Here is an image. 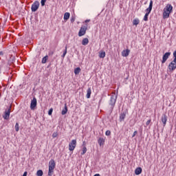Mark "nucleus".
Returning a JSON list of instances; mask_svg holds the SVG:
<instances>
[{"instance_id":"obj_1","label":"nucleus","mask_w":176,"mask_h":176,"mask_svg":"<svg viewBox=\"0 0 176 176\" xmlns=\"http://www.w3.org/2000/svg\"><path fill=\"white\" fill-rule=\"evenodd\" d=\"M173 60H172L168 66L170 72H173L176 69V50L173 52Z\"/></svg>"},{"instance_id":"obj_2","label":"nucleus","mask_w":176,"mask_h":176,"mask_svg":"<svg viewBox=\"0 0 176 176\" xmlns=\"http://www.w3.org/2000/svg\"><path fill=\"white\" fill-rule=\"evenodd\" d=\"M170 13H173V6H171V4H167L164 9V17H165V19H168Z\"/></svg>"},{"instance_id":"obj_3","label":"nucleus","mask_w":176,"mask_h":176,"mask_svg":"<svg viewBox=\"0 0 176 176\" xmlns=\"http://www.w3.org/2000/svg\"><path fill=\"white\" fill-rule=\"evenodd\" d=\"M118 99V96L116 95H112L110 98V100L109 104L110 105V112L112 113L113 111V108H115V104H116V100Z\"/></svg>"},{"instance_id":"obj_4","label":"nucleus","mask_w":176,"mask_h":176,"mask_svg":"<svg viewBox=\"0 0 176 176\" xmlns=\"http://www.w3.org/2000/svg\"><path fill=\"white\" fill-rule=\"evenodd\" d=\"M54 168H56V162H54V160H51L49 162L48 176L52 175V173H53Z\"/></svg>"},{"instance_id":"obj_5","label":"nucleus","mask_w":176,"mask_h":176,"mask_svg":"<svg viewBox=\"0 0 176 176\" xmlns=\"http://www.w3.org/2000/svg\"><path fill=\"white\" fill-rule=\"evenodd\" d=\"M40 5H41V3H39V1H35L31 7L32 12H36V10H38V9H39Z\"/></svg>"},{"instance_id":"obj_6","label":"nucleus","mask_w":176,"mask_h":176,"mask_svg":"<svg viewBox=\"0 0 176 176\" xmlns=\"http://www.w3.org/2000/svg\"><path fill=\"white\" fill-rule=\"evenodd\" d=\"M11 107H9L8 109H6L4 113L3 114V118L5 120H9V118L10 117V111Z\"/></svg>"},{"instance_id":"obj_7","label":"nucleus","mask_w":176,"mask_h":176,"mask_svg":"<svg viewBox=\"0 0 176 176\" xmlns=\"http://www.w3.org/2000/svg\"><path fill=\"white\" fill-rule=\"evenodd\" d=\"M76 148V140H73L69 144V151H72Z\"/></svg>"},{"instance_id":"obj_8","label":"nucleus","mask_w":176,"mask_h":176,"mask_svg":"<svg viewBox=\"0 0 176 176\" xmlns=\"http://www.w3.org/2000/svg\"><path fill=\"white\" fill-rule=\"evenodd\" d=\"M37 104L38 102L36 101V98L34 97L30 103V109H32V111H34V109L36 108Z\"/></svg>"},{"instance_id":"obj_9","label":"nucleus","mask_w":176,"mask_h":176,"mask_svg":"<svg viewBox=\"0 0 176 176\" xmlns=\"http://www.w3.org/2000/svg\"><path fill=\"white\" fill-rule=\"evenodd\" d=\"M86 31H87V27L82 26L80 28L78 32V36H83L86 34Z\"/></svg>"},{"instance_id":"obj_10","label":"nucleus","mask_w":176,"mask_h":176,"mask_svg":"<svg viewBox=\"0 0 176 176\" xmlns=\"http://www.w3.org/2000/svg\"><path fill=\"white\" fill-rule=\"evenodd\" d=\"M170 56H171V52H166L162 56V64H164L168 60Z\"/></svg>"},{"instance_id":"obj_11","label":"nucleus","mask_w":176,"mask_h":176,"mask_svg":"<svg viewBox=\"0 0 176 176\" xmlns=\"http://www.w3.org/2000/svg\"><path fill=\"white\" fill-rule=\"evenodd\" d=\"M152 8H153V1L151 0L148 8L146 10V13L148 14H151V12H152Z\"/></svg>"},{"instance_id":"obj_12","label":"nucleus","mask_w":176,"mask_h":176,"mask_svg":"<svg viewBox=\"0 0 176 176\" xmlns=\"http://www.w3.org/2000/svg\"><path fill=\"white\" fill-rule=\"evenodd\" d=\"M129 54H130V50L126 49V50H123L122 52V57H128Z\"/></svg>"},{"instance_id":"obj_13","label":"nucleus","mask_w":176,"mask_h":176,"mask_svg":"<svg viewBox=\"0 0 176 176\" xmlns=\"http://www.w3.org/2000/svg\"><path fill=\"white\" fill-rule=\"evenodd\" d=\"M161 120H162L164 126H166V124L167 123V115L163 114L162 116Z\"/></svg>"},{"instance_id":"obj_14","label":"nucleus","mask_w":176,"mask_h":176,"mask_svg":"<svg viewBox=\"0 0 176 176\" xmlns=\"http://www.w3.org/2000/svg\"><path fill=\"white\" fill-rule=\"evenodd\" d=\"M127 112L125 111L122 113H120V122H123V120H124V119L126 118V113Z\"/></svg>"},{"instance_id":"obj_15","label":"nucleus","mask_w":176,"mask_h":176,"mask_svg":"<svg viewBox=\"0 0 176 176\" xmlns=\"http://www.w3.org/2000/svg\"><path fill=\"white\" fill-rule=\"evenodd\" d=\"M98 142L100 146H102V145H104V144H105V139H104L103 138H100L98 140Z\"/></svg>"},{"instance_id":"obj_16","label":"nucleus","mask_w":176,"mask_h":176,"mask_svg":"<svg viewBox=\"0 0 176 176\" xmlns=\"http://www.w3.org/2000/svg\"><path fill=\"white\" fill-rule=\"evenodd\" d=\"M141 173H142V168H141V167H138V168L135 170V175H140V174H141Z\"/></svg>"},{"instance_id":"obj_17","label":"nucleus","mask_w":176,"mask_h":176,"mask_svg":"<svg viewBox=\"0 0 176 176\" xmlns=\"http://www.w3.org/2000/svg\"><path fill=\"white\" fill-rule=\"evenodd\" d=\"M67 112H68V107H67V104H65V107L61 111V115H67Z\"/></svg>"},{"instance_id":"obj_18","label":"nucleus","mask_w":176,"mask_h":176,"mask_svg":"<svg viewBox=\"0 0 176 176\" xmlns=\"http://www.w3.org/2000/svg\"><path fill=\"white\" fill-rule=\"evenodd\" d=\"M88 44H89V38H83L82 41V45H83V46H86Z\"/></svg>"},{"instance_id":"obj_19","label":"nucleus","mask_w":176,"mask_h":176,"mask_svg":"<svg viewBox=\"0 0 176 176\" xmlns=\"http://www.w3.org/2000/svg\"><path fill=\"white\" fill-rule=\"evenodd\" d=\"M47 60H49V56L46 55L41 60L42 64H46V63H47Z\"/></svg>"},{"instance_id":"obj_20","label":"nucleus","mask_w":176,"mask_h":176,"mask_svg":"<svg viewBox=\"0 0 176 176\" xmlns=\"http://www.w3.org/2000/svg\"><path fill=\"white\" fill-rule=\"evenodd\" d=\"M91 96V88H88L87 90V98H90Z\"/></svg>"},{"instance_id":"obj_21","label":"nucleus","mask_w":176,"mask_h":176,"mask_svg":"<svg viewBox=\"0 0 176 176\" xmlns=\"http://www.w3.org/2000/svg\"><path fill=\"white\" fill-rule=\"evenodd\" d=\"M71 16V14H69V12H65L64 14V20H69V16Z\"/></svg>"},{"instance_id":"obj_22","label":"nucleus","mask_w":176,"mask_h":176,"mask_svg":"<svg viewBox=\"0 0 176 176\" xmlns=\"http://www.w3.org/2000/svg\"><path fill=\"white\" fill-rule=\"evenodd\" d=\"M80 67H76V69H74V74L75 75H79V74L80 73Z\"/></svg>"},{"instance_id":"obj_23","label":"nucleus","mask_w":176,"mask_h":176,"mask_svg":"<svg viewBox=\"0 0 176 176\" xmlns=\"http://www.w3.org/2000/svg\"><path fill=\"white\" fill-rule=\"evenodd\" d=\"M100 58H104L105 57V52H99Z\"/></svg>"},{"instance_id":"obj_24","label":"nucleus","mask_w":176,"mask_h":176,"mask_svg":"<svg viewBox=\"0 0 176 176\" xmlns=\"http://www.w3.org/2000/svg\"><path fill=\"white\" fill-rule=\"evenodd\" d=\"M36 175L37 176H43V170H37Z\"/></svg>"},{"instance_id":"obj_25","label":"nucleus","mask_w":176,"mask_h":176,"mask_svg":"<svg viewBox=\"0 0 176 176\" xmlns=\"http://www.w3.org/2000/svg\"><path fill=\"white\" fill-rule=\"evenodd\" d=\"M133 25H138L140 24V20L139 19H134L133 21Z\"/></svg>"},{"instance_id":"obj_26","label":"nucleus","mask_w":176,"mask_h":176,"mask_svg":"<svg viewBox=\"0 0 176 176\" xmlns=\"http://www.w3.org/2000/svg\"><path fill=\"white\" fill-rule=\"evenodd\" d=\"M86 152H87V148H86V146H83L82 152L81 153V155H85V153H86Z\"/></svg>"},{"instance_id":"obj_27","label":"nucleus","mask_w":176,"mask_h":176,"mask_svg":"<svg viewBox=\"0 0 176 176\" xmlns=\"http://www.w3.org/2000/svg\"><path fill=\"white\" fill-rule=\"evenodd\" d=\"M20 130V126H19V123L16 122L15 124V131H19Z\"/></svg>"},{"instance_id":"obj_28","label":"nucleus","mask_w":176,"mask_h":176,"mask_svg":"<svg viewBox=\"0 0 176 176\" xmlns=\"http://www.w3.org/2000/svg\"><path fill=\"white\" fill-rule=\"evenodd\" d=\"M148 16H149V14H147L146 12L145 15H144V21H148Z\"/></svg>"},{"instance_id":"obj_29","label":"nucleus","mask_w":176,"mask_h":176,"mask_svg":"<svg viewBox=\"0 0 176 176\" xmlns=\"http://www.w3.org/2000/svg\"><path fill=\"white\" fill-rule=\"evenodd\" d=\"M66 54H67V46L65 47V51L63 52V54L61 56V57H63V58H64V57H65Z\"/></svg>"},{"instance_id":"obj_30","label":"nucleus","mask_w":176,"mask_h":176,"mask_svg":"<svg viewBox=\"0 0 176 176\" xmlns=\"http://www.w3.org/2000/svg\"><path fill=\"white\" fill-rule=\"evenodd\" d=\"M47 0H41V6H45V3H46V1Z\"/></svg>"},{"instance_id":"obj_31","label":"nucleus","mask_w":176,"mask_h":176,"mask_svg":"<svg viewBox=\"0 0 176 176\" xmlns=\"http://www.w3.org/2000/svg\"><path fill=\"white\" fill-rule=\"evenodd\" d=\"M53 113V108L50 109L48 111V115L51 116V115Z\"/></svg>"},{"instance_id":"obj_32","label":"nucleus","mask_w":176,"mask_h":176,"mask_svg":"<svg viewBox=\"0 0 176 176\" xmlns=\"http://www.w3.org/2000/svg\"><path fill=\"white\" fill-rule=\"evenodd\" d=\"M57 135H58V133L57 132H54L53 134H52V138H56L57 137Z\"/></svg>"},{"instance_id":"obj_33","label":"nucleus","mask_w":176,"mask_h":176,"mask_svg":"<svg viewBox=\"0 0 176 176\" xmlns=\"http://www.w3.org/2000/svg\"><path fill=\"white\" fill-rule=\"evenodd\" d=\"M151 122H152V120L150 119L148 120L146 122V126H149V124H151Z\"/></svg>"},{"instance_id":"obj_34","label":"nucleus","mask_w":176,"mask_h":176,"mask_svg":"<svg viewBox=\"0 0 176 176\" xmlns=\"http://www.w3.org/2000/svg\"><path fill=\"white\" fill-rule=\"evenodd\" d=\"M136 134H138V131H135L133 132V135H132V138H134V137H135V135H136Z\"/></svg>"},{"instance_id":"obj_35","label":"nucleus","mask_w":176,"mask_h":176,"mask_svg":"<svg viewBox=\"0 0 176 176\" xmlns=\"http://www.w3.org/2000/svg\"><path fill=\"white\" fill-rule=\"evenodd\" d=\"M105 134H106V135H111V131L107 130V131L105 132Z\"/></svg>"},{"instance_id":"obj_36","label":"nucleus","mask_w":176,"mask_h":176,"mask_svg":"<svg viewBox=\"0 0 176 176\" xmlns=\"http://www.w3.org/2000/svg\"><path fill=\"white\" fill-rule=\"evenodd\" d=\"M48 54L49 56H53V54H54V51L50 50Z\"/></svg>"},{"instance_id":"obj_37","label":"nucleus","mask_w":176,"mask_h":176,"mask_svg":"<svg viewBox=\"0 0 176 176\" xmlns=\"http://www.w3.org/2000/svg\"><path fill=\"white\" fill-rule=\"evenodd\" d=\"M70 21H71V23H74V21H75V16H72Z\"/></svg>"},{"instance_id":"obj_38","label":"nucleus","mask_w":176,"mask_h":176,"mask_svg":"<svg viewBox=\"0 0 176 176\" xmlns=\"http://www.w3.org/2000/svg\"><path fill=\"white\" fill-rule=\"evenodd\" d=\"M5 67L4 64H1L0 65V74H1V70L2 69V68H3Z\"/></svg>"},{"instance_id":"obj_39","label":"nucleus","mask_w":176,"mask_h":176,"mask_svg":"<svg viewBox=\"0 0 176 176\" xmlns=\"http://www.w3.org/2000/svg\"><path fill=\"white\" fill-rule=\"evenodd\" d=\"M52 67V63H50L47 66V68H50Z\"/></svg>"},{"instance_id":"obj_40","label":"nucleus","mask_w":176,"mask_h":176,"mask_svg":"<svg viewBox=\"0 0 176 176\" xmlns=\"http://www.w3.org/2000/svg\"><path fill=\"white\" fill-rule=\"evenodd\" d=\"M27 174H28L27 171H25V172L23 173V175L22 176H27Z\"/></svg>"},{"instance_id":"obj_41","label":"nucleus","mask_w":176,"mask_h":176,"mask_svg":"<svg viewBox=\"0 0 176 176\" xmlns=\"http://www.w3.org/2000/svg\"><path fill=\"white\" fill-rule=\"evenodd\" d=\"M0 56H3V52L0 51Z\"/></svg>"},{"instance_id":"obj_42","label":"nucleus","mask_w":176,"mask_h":176,"mask_svg":"<svg viewBox=\"0 0 176 176\" xmlns=\"http://www.w3.org/2000/svg\"><path fill=\"white\" fill-rule=\"evenodd\" d=\"M89 21H90V19L85 20V23H89Z\"/></svg>"},{"instance_id":"obj_43","label":"nucleus","mask_w":176,"mask_h":176,"mask_svg":"<svg viewBox=\"0 0 176 176\" xmlns=\"http://www.w3.org/2000/svg\"><path fill=\"white\" fill-rule=\"evenodd\" d=\"M94 176H101L100 174L97 173V174H95Z\"/></svg>"}]
</instances>
